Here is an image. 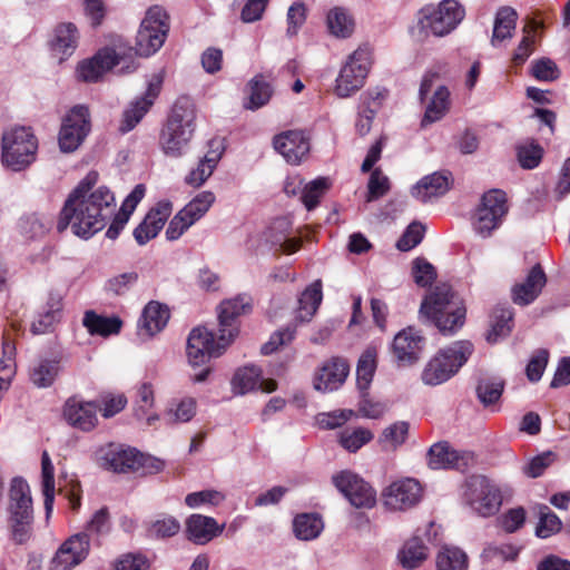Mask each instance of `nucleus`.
<instances>
[{
  "mask_svg": "<svg viewBox=\"0 0 570 570\" xmlns=\"http://www.w3.org/2000/svg\"><path fill=\"white\" fill-rule=\"evenodd\" d=\"M98 174L90 171L68 196L57 224L59 232L68 226L75 235L90 238L101 230L116 210L114 194L107 187H98Z\"/></svg>",
  "mask_w": 570,
  "mask_h": 570,
  "instance_id": "nucleus-1",
  "label": "nucleus"
},
{
  "mask_svg": "<svg viewBox=\"0 0 570 570\" xmlns=\"http://www.w3.org/2000/svg\"><path fill=\"white\" fill-rule=\"evenodd\" d=\"M250 309L245 296L226 299L218 307V336L206 327L194 328L187 340V357L191 366L205 365L210 357L219 356L238 334V317Z\"/></svg>",
  "mask_w": 570,
  "mask_h": 570,
  "instance_id": "nucleus-2",
  "label": "nucleus"
},
{
  "mask_svg": "<svg viewBox=\"0 0 570 570\" xmlns=\"http://www.w3.org/2000/svg\"><path fill=\"white\" fill-rule=\"evenodd\" d=\"M420 313L444 335H452L465 322L463 301L446 285L436 286L422 301Z\"/></svg>",
  "mask_w": 570,
  "mask_h": 570,
  "instance_id": "nucleus-3",
  "label": "nucleus"
},
{
  "mask_svg": "<svg viewBox=\"0 0 570 570\" xmlns=\"http://www.w3.org/2000/svg\"><path fill=\"white\" fill-rule=\"evenodd\" d=\"M195 118L191 99L178 98L160 136V145L166 155L179 157L185 153L195 130Z\"/></svg>",
  "mask_w": 570,
  "mask_h": 570,
  "instance_id": "nucleus-4",
  "label": "nucleus"
},
{
  "mask_svg": "<svg viewBox=\"0 0 570 570\" xmlns=\"http://www.w3.org/2000/svg\"><path fill=\"white\" fill-rule=\"evenodd\" d=\"M464 14L463 7L456 0H443L438 6H425L417 12V21L411 28V33L417 40H423L430 33L443 37L456 28Z\"/></svg>",
  "mask_w": 570,
  "mask_h": 570,
  "instance_id": "nucleus-5",
  "label": "nucleus"
},
{
  "mask_svg": "<svg viewBox=\"0 0 570 570\" xmlns=\"http://www.w3.org/2000/svg\"><path fill=\"white\" fill-rule=\"evenodd\" d=\"M473 353V345L469 341H456L441 348L425 364L421 380L425 385H440L452 376L468 362Z\"/></svg>",
  "mask_w": 570,
  "mask_h": 570,
  "instance_id": "nucleus-6",
  "label": "nucleus"
},
{
  "mask_svg": "<svg viewBox=\"0 0 570 570\" xmlns=\"http://www.w3.org/2000/svg\"><path fill=\"white\" fill-rule=\"evenodd\" d=\"M38 150V140L29 127L12 126L7 128L1 138L2 164L20 171L29 167L35 160Z\"/></svg>",
  "mask_w": 570,
  "mask_h": 570,
  "instance_id": "nucleus-7",
  "label": "nucleus"
},
{
  "mask_svg": "<svg viewBox=\"0 0 570 570\" xmlns=\"http://www.w3.org/2000/svg\"><path fill=\"white\" fill-rule=\"evenodd\" d=\"M323 298L322 283L315 281L305 288L298 298V306L294 315V325H288L282 330L276 331L262 346L263 354H271L277 351L281 346L291 343L296 334L298 325L308 323L315 315Z\"/></svg>",
  "mask_w": 570,
  "mask_h": 570,
  "instance_id": "nucleus-8",
  "label": "nucleus"
},
{
  "mask_svg": "<svg viewBox=\"0 0 570 570\" xmlns=\"http://www.w3.org/2000/svg\"><path fill=\"white\" fill-rule=\"evenodd\" d=\"M9 513L12 538L17 543L27 542L32 534L33 509L28 483L16 478L9 490Z\"/></svg>",
  "mask_w": 570,
  "mask_h": 570,
  "instance_id": "nucleus-9",
  "label": "nucleus"
},
{
  "mask_svg": "<svg viewBox=\"0 0 570 570\" xmlns=\"http://www.w3.org/2000/svg\"><path fill=\"white\" fill-rule=\"evenodd\" d=\"M169 31V17L158 6L146 12L136 36V52L141 57L156 53L164 45Z\"/></svg>",
  "mask_w": 570,
  "mask_h": 570,
  "instance_id": "nucleus-10",
  "label": "nucleus"
},
{
  "mask_svg": "<svg viewBox=\"0 0 570 570\" xmlns=\"http://www.w3.org/2000/svg\"><path fill=\"white\" fill-rule=\"evenodd\" d=\"M372 66V50L367 46H360L353 51L342 66L335 80V92L345 98L360 90Z\"/></svg>",
  "mask_w": 570,
  "mask_h": 570,
  "instance_id": "nucleus-11",
  "label": "nucleus"
},
{
  "mask_svg": "<svg viewBox=\"0 0 570 570\" xmlns=\"http://www.w3.org/2000/svg\"><path fill=\"white\" fill-rule=\"evenodd\" d=\"M507 213L504 191L493 189L485 193L472 219L473 230L482 238L491 236L492 232L501 225Z\"/></svg>",
  "mask_w": 570,
  "mask_h": 570,
  "instance_id": "nucleus-12",
  "label": "nucleus"
},
{
  "mask_svg": "<svg viewBox=\"0 0 570 570\" xmlns=\"http://www.w3.org/2000/svg\"><path fill=\"white\" fill-rule=\"evenodd\" d=\"M464 499L476 514L484 518L495 514L502 504L499 489L483 475L466 481Z\"/></svg>",
  "mask_w": 570,
  "mask_h": 570,
  "instance_id": "nucleus-13",
  "label": "nucleus"
},
{
  "mask_svg": "<svg viewBox=\"0 0 570 570\" xmlns=\"http://www.w3.org/2000/svg\"><path fill=\"white\" fill-rule=\"evenodd\" d=\"M121 65L120 73H129L136 70V63L131 56L120 55L114 49H102L91 59L82 61L78 66V76L87 82L98 81L106 72L114 67Z\"/></svg>",
  "mask_w": 570,
  "mask_h": 570,
  "instance_id": "nucleus-14",
  "label": "nucleus"
},
{
  "mask_svg": "<svg viewBox=\"0 0 570 570\" xmlns=\"http://www.w3.org/2000/svg\"><path fill=\"white\" fill-rule=\"evenodd\" d=\"M438 77L436 72L429 71L424 75L420 86V98L425 101V110L421 120L422 127L440 121L451 107L450 91L445 86H438L432 96L428 97Z\"/></svg>",
  "mask_w": 570,
  "mask_h": 570,
  "instance_id": "nucleus-15",
  "label": "nucleus"
},
{
  "mask_svg": "<svg viewBox=\"0 0 570 570\" xmlns=\"http://www.w3.org/2000/svg\"><path fill=\"white\" fill-rule=\"evenodd\" d=\"M90 131L89 110L85 106L73 107L63 118L58 136L60 150L72 153L79 148Z\"/></svg>",
  "mask_w": 570,
  "mask_h": 570,
  "instance_id": "nucleus-16",
  "label": "nucleus"
},
{
  "mask_svg": "<svg viewBox=\"0 0 570 570\" xmlns=\"http://www.w3.org/2000/svg\"><path fill=\"white\" fill-rule=\"evenodd\" d=\"M332 482L355 508L370 509L375 505V490L356 473L343 470L332 476Z\"/></svg>",
  "mask_w": 570,
  "mask_h": 570,
  "instance_id": "nucleus-17",
  "label": "nucleus"
},
{
  "mask_svg": "<svg viewBox=\"0 0 570 570\" xmlns=\"http://www.w3.org/2000/svg\"><path fill=\"white\" fill-rule=\"evenodd\" d=\"M384 505L392 511H404L416 505L422 498L421 484L412 478L392 482L382 493Z\"/></svg>",
  "mask_w": 570,
  "mask_h": 570,
  "instance_id": "nucleus-18",
  "label": "nucleus"
},
{
  "mask_svg": "<svg viewBox=\"0 0 570 570\" xmlns=\"http://www.w3.org/2000/svg\"><path fill=\"white\" fill-rule=\"evenodd\" d=\"M163 81L164 76L161 72L151 75L147 82V90L145 95L141 98L134 100L124 111V118L120 125V130L122 132L130 131L148 112L160 94Z\"/></svg>",
  "mask_w": 570,
  "mask_h": 570,
  "instance_id": "nucleus-19",
  "label": "nucleus"
},
{
  "mask_svg": "<svg viewBox=\"0 0 570 570\" xmlns=\"http://www.w3.org/2000/svg\"><path fill=\"white\" fill-rule=\"evenodd\" d=\"M424 345L425 338L417 330L410 326L394 336L392 354L399 365H413L420 360Z\"/></svg>",
  "mask_w": 570,
  "mask_h": 570,
  "instance_id": "nucleus-20",
  "label": "nucleus"
},
{
  "mask_svg": "<svg viewBox=\"0 0 570 570\" xmlns=\"http://www.w3.org/2000/svg\"><path fill=\"white\" fill-rule=\"evenodd\" d=\"M88 552V535L75 534L60 546L50 562V570H71L87 558Z\"/></svg>",
  "mask_w": 570,
  "mask_h": 570,
  "instance_id": "nucleus-21",
  "label": "nucleus"
},
{
  "mask_svg": "<svg viewBox=\"0 0 570 570\" xmlns=\"http://www.w3.org/2000/svg\"><path fill=\"white\" fill-rule=\"evenodd\" d=\"M100 464L109 471L127 473L142 465V455L136 449L109 444L101 450Z\"/></svg>",
  "mask_w": 570,
  "mask_h": 570,
  "instance_id": "nucleus-22",
  "label": "nucleus"
},
{
  "mask_svg": "<svg viewBox=\"0 0 570 570\" xmlns=\"http://www.w3.org/2000/svg\"><path fill=\"white\" fill-rule=\"evenodd\" d=\"M348 372L350 366L346 360L331 357L315 373L314 389L322 393L336 391L345 382Z\"/></svg>",
  "mask_w": 570,
  "mask_h": 570,
  "instance_id": "nucleus-23",
  "label": "nucleus"
},
{
  "mask_svg": "<svg viewBox=\"0 0 570 570\" xmlns=\"http://www.w3.org/2000/svg\"><path fill=\"white\" fill-rule=\"evenodd\" d=\"M474 461L470 452H458L448 442L433 444L428 453L429 466L434 470L454 468L464 470Z\"/></svg>",
  "mask_w": 570,
  "mask_h": 570,
  "instance_id": "nucleus-24",
  "label": "nucleus"
},
{
  "mask_svg": "<svg viewBox=\"0 0 570 570\" xmlns=\"http://www.w3.org/2000/svg\"><path fill=\"white\" fill-rule=\"evenodd\" d=\"M96 402H87L76 397L69 399L63 406V415L68 423L81 431H91L98 423Z\"/></svg>",
  "mask_w": 570,
  "mask_h": 570,
  "instance_id": "nucleus-25",
  "label": "nucleus"
},
{
  "mask_svg": "<svg viewBox=\"0 0 570 570\" xmlns=\"http://www.w3.org/2000/svg\"><path fill=\"white\" fill-rule=\"evenodd\" d=\"M173 205L168 200H161L150 209L145 219L134 230V237L139 245H145L156 237L170 216Z\"/></svg>",
  "mask_w": 570,
  "mask_h": 570,
  "instance_id": "nucleus-26",
  "label": "nucleus"
},
{
  "mask_svg": "<svg viewBox=\"0 0 570 570\" xmlns=\"http://www.w3.org/2000/svg\"><path fill=\"white\" fill-rule=\"evenodd\" d=\"M274 147L287 163L297 165L307 156L309 141L303 131L288 130L275 137Z\"/></svg>",
  "mask_w": 570,
  "mask_h": 570,
  "instance_id": "nucleus-27",
  "label": "nucleus"
},
{
  "mask_svg": "<svg viewBox=\"0 0 570 570\" xmlns=\"http://www.w3.org/2000/svg\"><path fill=\"white\" fill-rule=\"evenodd\" d=\"M169 317L170 312L166 305L150 301L138 321V335L144 340L155 336L166 327Z\"/></svg>",
  "mask_w": 570,
  "mask_h": 570,
  "instance_id": "nucleus-28",
  "label": "nucleus"
},
{
  "mask_svg": "<svg viewBox=\"0 0 570 570\" xmlns=\"http://www.w3.org/2000/svg\"><path fill=\"white\" fill-rule=\"evenodd\" d=\"M547 277L540 265L533 266L523 282L512 287V299L519 305H529L541 293Z\"/></svg>",
  "mask_w": 570,
  "mask_h": 570,
  "instance_id": "nucleus-29",
  "label": "nucleus"
},
{
  "mask_svg": "<svg viewBox=\"0 0 570 570\" xmlns=\"http://www.w3.org/2000/svg\"><path fill=\"white\" fill-rule=\"evenodd\" d=\"M224 524L219 525L212 517L191 514L186 521L187 538L196 544H206L219 535Z\"/></svg>",
  "mask_w": 570,
  "mask_h": 570,
  "instance_id": "nucleus-30",
  "label": "nucleus"
},
{
  "mask_svg": "<svg viewBox=\"0 0 570 570\" xmlns=\"http://www.w3.org/2000/svg\"><path fill=\"white\" fill-rule=\"evenodd\" d=\"M261 370L254 365L239 368L232 381L234 392L237 394H245L256 387L268 393L276 390L277 384L274 380H261Z\"/></svg>",
  "mask_w": 570,
  "mask_h": 570,
  "instance_id": "nucleus-31",
  "label": "nucleus"
},
{
  "mask_svg": "<svg viewBox=\"0 0 570 570\" xmlns=\"http://www.w3.org/2000/svg\"><path fill=\"white\" fill-rule=\"evenodd\" d=\"M63 297L58 292L49 293L45 311L32 322L33 334H45L53 330L62 317Z\"/></svg>",
  "mask_w": 570,
  "mask_h": 570,
  "instance_id": "nucleus-32",
  "label": "nucleus"
},
{
  "mask_svg": "<svg viewBox=\"0 0 570 570\" xmlns=\"http://www.w3.org/2000/svg\"><path fill=\"white\" fill-rule=\"evenodd\" d=\"M449 188V176L443 173H433L416 183L412 188V196L421 203H428L443 196Z\"/></svg>",
  "mask_w": 570,
  "mask_h": 570,
  "instance_id": "nucleus-33",
  "label": "nucleus"
},
{
  "mask_svg": "<svg viewBox=\"0 0 570 570\" xmlns=\"http://www.w3.org/2000/svg\"><path fill=\"white\" fill-rule=\"evenodd\" d=\"M78 41L79 32L77 27L71 22H62L55 28L51 50L62 61L75 52Z\"/></svg>",
  "mask_w": 570,
  "mask_h": 570,
  "instance_id": "nucleus-34",
  "label": "nucleus"
},
{
  "mask_svg": "<svg viewBox=\"0 0 570 570\" xmlns=\"http://www.w3.org/2000/svg\"><path fill=\"white\" fill-rule=\"evenodd\" d=\"M155 406V391L150 383H142L137 389L134 404V415L138 421H145L148 426L159 421V415L153 412Z\"/></svg>",
  "mask_w": 570,
  "mask_h": 570,
  "instance_id": "nucleus-35",
  "label": "nucleus"
},
{
  "mask_svg": "<svg viewBox=\"0 0 570 570\" xmlns=\"http://www.w3.org/2000/svg\"><path fill=\"white\" fill-rule=\"evenodd\" d=\"M82 325L91 335L107 337L120 332L122 321L118 316H102L94 311H87L82 318Z\"/></svg>",
  "mask_w": 570,
  "mask_h": 570,
  "instance_id": "nucleus-36",
  "label": "nucleus"
},
{
  "mask_svg": "<svg viewBox=\"0 0 570 570\" xmlns=\"http://www.w3.org/2000/svg\"><path fill=\"white\" fill-rule=\"evenodd\" d=\"M518 14L514 9L510 7L500 8L495 14L491 45L497 47L505 39L513 36L517 26Z\"/></svg>",
  "mask_w": 570,
  "mask_h": 570,
  "instance_id": "nucleus-37",
  "label": "nucleus"
},
{
  "mask_svg": "<svg viewBox=\"0 0 570 570\" xmlns=\"http://www.w3.org/2000/svg\"><path fill=\"white\" fill-rule=\"evenodd\" d=\"M373 439V432L364 426L346 428L337 435L338 444L350 453L357 452Z\"/></svg>",
  "mask_w": 570,
  "mask_h": 570,
  "instance_id": "nucleus-38",
  "label": "nucleus"
},
{
  "mask_svg": "<svg viewBox=\"0 0 570 570\" xmlns=\"http://www.w3.org/2000/svg\"><path fill=\"white\" fill-rule=\"evenodd\" d=\"M436 570H468L469 558L458 547L444 546L435 558Z\"/></svg>",
  "mask_w": 570,
  "mask_h": 570,
  "instance_id": "nucleus-39",
  "label": "nucleus"
},
{
  "mask_svg": "<svg viewBox=\"0 0 570 570\" xmlns=\"http://www.w3.org/2000/svg\"><path fill=\"white\" fill-rule=\"evenodd\" d=\"M326 23L330 32L337 38H348L355 27L352 16L341 7H335L328 11Z\"/></svg>",
  "mask_w": 570,
  "mask_h": 570,
  "instance_id": "nucleus-40",
  "label": "nucleus"
},
{
  "mask_svg": "<svg viewBox=\"0 0 570 570\" xmlns=\"http://www.w3.org/2000/svg\"><path fill=\"white\" fill-rule=\"evenodd\" d=\"M428 558V548L419 538L409 540L399 552V560L407 570L420 567Z\"/></svg>",
  "mask_w": 570,
  "mask_h": 570,
  "instance_id": "nucleus-41",
  "label": "nucleus"
},
{
  "mask_svg": "<svg viewBox=\"0 0 570 570\" xmlns=\"http://www.w3.org/2000/svg\"><path fill=\"white\" fill-rule=\"evenodd\" d=\"M377 351L373 346H368L361 355L356 367L357 386L366 390L374 376L376 370Z\"/></svg>",
  "mask_w": 570,
  "mask_h": 570,
  "instance_id": "nucleus-42",
  "label": "nucleus"
},
{
  "mask_svg": "<svg viewBox=\"0 0 570 570\" xmlns=\"http://www.w3.org/2000/svg\"><path fill=\"white\" fill-rule=\"evenodd\" d=\"M323 520L314 513L301 514L294 520V532L301 540H313L317 538L323 531Z\"/></svg>",
  "mask_w": 570,
  "mask_h": 570,
  "instance_id": "nucleus-43",
  "label": "nucleus"
},
{
  "mask_svg": "<svg viewBox=\"0 0 570 570\" xmlns=\"http://www.w3.org/2000/svg\"><path fill=\"white\" fill-rule=\"evenodd\" d=\"M196 414V400L184 397L170 403L165 412V421L168 424L186 423Z\"/></svg>",
  "mask_w": 570,
  "mask_h": 570,
  "instance_id": "nucleus-44",
  "label": "nucleus"
},
{
  "mask_svg": "<svg viewBox=\"0 0 570 570\" xmlns=\"http://www.w3.org/2000/svg\"><path fill=\"white\" fill-rule=\"evenodd\" d=\"M513 313L510 307H498L493 312L491 321V330L488 333L490 343L498 342L501 337L507 336L512 330Z\"/></svg>",
  "mask_w": 570,
  "mask_h": 570,
  "instance_id": "nucleus-45",
  "label": "nucleus"
},
{
  "mask_svg": "<svg viewBox=\"0 0 570 570\" xmlns=\"http://www.w3.org/2000/svg\"><path fill=\"white\" fill-rule=\"evenodd\" d=\"M55 468L47 451L41 456L42 492L47 517L51 513L55 501Z\"/></svg>",
  "mask_w": 570,
  "mask_h": 570,
  "instance_id": "nucleus-46",
  "label": "nucleus"
},
{
  "mask_svg": "<svg viewBox=\"0 0 570 570\" xmlns=\"http://www.w3.org/2000/svg\"><path fill=\"white\" fill-rule=\"evenodd\" d=\"M331 186L332 181L327 177H318L305 184L302 190L301 199L306 209H314L318 205L321 198L331 188Z\"/></svg>",
  "mask_w": 570,
  "mask_h": 570,
  "instance_id": "nucleus-47",
  "label": "nucleus"
},
{
  "mask_svg": "<svg viewBox=\"0 0 570 570\" xmlns=\"http://www.w3.org/2000/svg\"><path fill=\"white\" fill-rule=\"evenodd\" d=\"M219 155L215 153L207 154L186 177L185 183L191 187H200L213 174L216 168Z\"/></svg>",
  "mask_w": 570,
  "mask_h": 570,
  "instance_id": "nucleus-48",
  "label": "nucleus"
},
{
  "mask_svg": "<svg viewBox=\"0 0 570 570\" xmlns=\"http://www.w3.org/2000/svg\"><path fill=\"white\" fill-rule=\"evenodd\" d=\"M410 424L406 421H397L386 426L380 435L379 442L389 450H396L405 443Z\"/></svg>",
  "mask_w": 570,
  "mask_h": 570,
  "instance_id": "nucleus-49",
  "label": "nucleus"
},
{
  "mask_svg": "<svg viewBox=\"0 0 570 570\" xmlns=\"http://www.w3.org/2000/svg\"><path fill=\"white\" fill-rule=\"evenodd\" d=\"M59 372V365L56 361H39L30 371V380L37 387L50 386Z\"/></svg>",
  "mask_w": 570,
  "mask_h": 570,
  "instance_id": "nucleus-50",
  "label": "nucleus"
},
{
  "mask_svg": "<svg viewBox=\"0 0 570 570\" xmlns=\"http://www.w3.org/2000/svg\"><path fill=\"white\" fill-rule=\"evenodd\" d=\"M504 383L497 377L481 379L476 385V395L484 406L497 403L503 392Z\"/></svg>",
  "mask_w": 570,
  "mask_h": 570,
  "instance_id": "nucleus-51",
  "label": "nucleus"
},
{
  "mask_svg": "<svg viewBox=\"0 0 570 570\" xmlns=\"http://www.w3.org/2000/svg\"><path fill=\"white\" fill-rule=\"evenodd\" d=\"M215 199L216 197L213 191H202L197 194L187 205H185L181 212L195 224L209 210V208L215 203Z\"/></svg>",
  "mask_w": 570,
  "mask_h": 570,
  "instance_id": "nucleus-52",
  "label": "nucleus"
},
{
  "mask_svg": "<svg viewBox=\"0 0 570 570\" xmlns=\"http://www.w3.org/2000/svg\"><path fill=\"white\" fill-rule=\"evenodd\" d=\"M248 91V101L244 106L250 110L263 107L272 97L271 86L259 77H255L249 81Z\"/></svg>",
  "mask_w": 570,
  "mask_h": 570,
  "instance_id": "nucleus-53",
  "label": "nucleus"
},
{
  "mask_svg": "<svg viewBox=\"0 0 570 570\" xmlns=\"http://www.w3.org/2000/svg\"><path fill=\"white\" fill-rule=\"evenodd\" d=\"M139 275L135 271L125 272L107 279L105 289L114 296L126 295L138 282Z\"/></svg>",
  "mask_w": 570,
  "mask_h": 570,
  "instance_id": "nucleus-54",
  "label": "nucleus"
},
{
  "mask_svg": "<svg viewBox=\"0 0 570 570\" xmlns=\"http://www.w3.org/2000/svg\"><path fill=\"white\" fill-rule=\"evenodd\" d=\"M355 412L348 409H340L331 412H323L316 415V423L323 430H334L348 422Z\"/></svg>",
  "mask_w": 570,
  "mask_h": 570,
  "instance_id": "nucleus-55",
  "label": "nucleus"
},
{
  "mask_svg": "<svg viewBox=\"0 0 570 570\" xmlns=\"http://www.w3.org/2000/svg\"><path fill=\"white\" fill-rule=\"evenodd\" d=\"M539 523L535 528V534L539 538H549L561 529L560 519L547 505L539 507Z\"/></svg>",
  "mask_w": 570,
  "mask_h": 570,
  "instance_id": "nucleus-56",
  "label": "nucleus"
},
{
  "mask_svg": "<svg viewBox=\"0 0 570 570\" xmlns=\"http://www.w3.org/2000/svg\"><path fill=\"white\" fill-rule=\"evenodd\" d=\"M520 549L510 543L489 544L484 548L481 557L484 561L489 562H504L514 560L519 554Z\"/></svg>",
  "mask_w": 570,
  "mask_h": 570,
  "instance_id": "nucleus-57",
  "label": "nucleus"
},
{
  "mask_svg": "<svg viewBox=\"0 0 570 570\" xmlns=\"http://www.w3.org/2000/svg\"><path fill=\"white\" fill-rule=\"evenodd\" d=\"M531 73L539 81H553L560 77V69L549 58H540L531 65Z\"/></svg>",
  "mask_w": 570,
  "mask_h": 570,
  "instance_id": "nucleus-58",
  "label": "nucleus"
},
{
  "mask_svg": "<svg viewBox=\"0 0 570 570\" xmlns=\"http://www.w3.org/2000/svg\"><path fill=\"white\" fill-rule=\"evenodd\" d=\"M542 148L534 142L523 144L517 148L518 160L521 167L525 169L535 168L542 158Z\"/></svg>",
  "mask_w": 570,
  "mask_h": 570,
  "instance_id": "nucleus-59",
  "label": "nucleus"
},
{
  "mask_svg": "<svg viewBox=\"0 0 570 570\" xmlns=\"http://www.w3.org/2000/svg\"><path fill=\"white\" fill-rule=\"evenodd\" d=\"M225 499V495L219 492V491H216V490H203V491H199V492H193V493H189L186 498H185V503L189 507V508H199L200 505H204V504H209V505H218L219 503H222Z\"/></svg>",
  "mask_w": 570,
  "mask_h": 570,
  "instance_id": "nucleus-60",
  "label": "nucleus"
},
{
  "mask_svg": "<svg viewBox=\"0 0 570 570\" xmlns=\"http://www.w3.org/2000/svg\"><path fill=\"white\" fill-rule=\"evenodd\" d=\"M549 361V352L547 350L535 351L525 368V374L529 381L538 382L547 367Z\"/></svg>",
  "mask_w": 570,
  "mask_h": 570,
  "instance_id": "nucleus-61",
  "label": "nucleus"
},
{
  "mask_svg": "<svg viewBox=\"0 0 570 570\" xmlns=\"http://www.w3.org/2000/svg\"><path fill=\"white\" fill-rule=\"evenodd\" d=\"M149 561L139 553H126L112 563V570H148Z\"/></svg>",
  "mask_w": 570,
  "mask_h": 570,
  "instance_id": "nucleus-62",
  "label": "nucleus"
},
{
  "mask_svg": "<svg viewBox=\"0 0 570 570\" xmlns=\"http://www.w3.org/2000/svg\"><path fill=\"white\" fill-rule=\"evenodd\" d=\"M412 273L414 282L422 287L430 285L436 277L433 265L424 258H416L413 262Z\"/></svg>",
  "mask_w": 570,
  "mask_h": 570,
  "instance_id": "nucleus-63",
  "label": "nucleus"
},
{
  "mask_svg": "<svg viewBox=\"0 0 570 570\" xmlns=\"http://www.w3.org/2000/svg\"><path fill=\"white\" fill-rule=\"evenodd\" d=\"M180 523L174 517H164L151 523L149 534L156 538L173 537L178 533Z\"/></svg>",
  "mask_w": 570,
  "mask_h": 570,
  "instance_id": "nucleus-64",
  "label": "nucleus"
}]
</instances>
